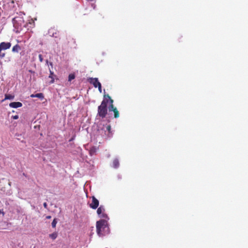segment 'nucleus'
I'll return each instance as SVG.
<instances>
[{
	"mask_svg": "<svg viewBox=\"0 0 248 248\" xmlns=\"http://www.w3.org/2000/svg\"><path fill=\"white\" fill-rule=\"evenodd\" d=\"M24 16H25V13L23 12H20L17 13L16 16L13 18V24L16 30V32H19L23 27H26L24 20Z\"/></svg>",
	"mask_w": 248,
	"mask_h": 248,
	"instance_id": "nucleus-1",
	"label": "nucleus"
},
{
	"mask_svg": "<svg viewBox=\"0 0 248 248\" xmlns=\"http://www.w3.org/2000/svg\"><path fill=\"white\" fill-rule=\"evenodd\" d=\"M108 103V100H103L101 102V105L98 107L97 115L100 117L104 118L106 117L107 112V104Z\"/></svg>",
	"mask_w": 248,
	"mask_h": 248,
	"instance_id": "nucleus-2",
	"label": "nucleus"
},
{
	"mask_svg": "<svg viewBox=\"0 0 248 248\" xmlns=\"http://www.w3.org/2000/svg\"><path fill=\"white\" fill-rule=\"evenodd\" d=\"M96 227L97 233L99 236L103 235V232L108 227L107 222L105 219H101L97 221L96 222Z\"/></svg>",
	"mask_w": 248,
	"mask_h": 248,
	"instance_id": "nucleus-3",
	"label": "nucleus"
},
{
	"mask_svg": "<svg viewBox=\"0 0 248 248\" xmlns=\"http://www.w3.org/2000/svg\"><path fill=\"white\" fill-rule=\"evenodd\" d=\"M11 46V43L10 42H2L0 43V58H3L5 56V53L2 52V50L9 49Z\"/></svg>",
	"mask_w": 248,
	"mask_h": 248,
	"instance_id": "nucleus-4",
	"label": "nucleus"
},
{
	"mask_svg": "<svg viewBox=\"0 0 248 248\" xmlns=\"http://www.w3.org/2000/svg\"><path fill=\"white\" fill-rule=\"evenodd\" d=\"M105 211V207L103 205H100L97 210V214L100 217L107 218V215L104 212Z\"/></svg>",
	"mask_w": 248,
	"mask_h": 248,
	"instance_id": "nucleus-5",
	"label": "nucleus"
},
{
	"mask_svg": "<svg viewBox=\"0 0 248 248\" xmlns=\"http://www.w3.org/2000/svg\"><path fill=\"white\" fill-rule=\"evenodd\" d=\"M99 206V201L94 196L92 197V202L90 204V207L93 209H96Z\"/></svg>",
	"mask_w": 248,
	"mask_h": 248,
	"instance_id": "nucleus-6",
	"label": "nucleus"
},
{
	"mask_svg": "<svg viewBox=\"0 0 248 248\" xmlns=\"http://www.w3.org/2000/svg\"><path fill=\"white\" fill-rule=\"evenodd\" d=\"M108 110L109 111H113L114 112V117L115 118H117L119 117V112L117 108L115 107H114V105L109 106Z\"/></svg>",
	"mask_w": 248,
	"mask_h": 248,
	"instance_id": "nucleus-7",
	"label": "nucleus"
},
{
	"mask_svg": "<svg viewBox=\"0 0 248 248\" xmlns=\"http://www.w3.org/2000/svg\"><path fill=\"white\" fill-rule=\"evenodd\" d=\"M88 81L91 84H92L95 88H97L99 84H101L100 82H99L97 78H90L88 79Z\"/></svg>",
	"mask_w": 248,
	"mask_h": 248,
	"instance_id": "nucleus-8",
	"label": "nucleus"
},
{
	"mask_svg": "<svg viewBox=\"0 0 248 248\" xmlns=\"http://www.w3.org/2000/svg\"><path fill=\"white\" fill-rule=\"evenodd\" d=\"M9 106L12 108H17L22 106V104L19 102H13L9 104Z\"/></svg>",
	"mask_w": 248,
	"mask_h": 248,
	"instance_id": "nucleus-9",
	"label": "nucleus"
},
{
	"mask_svg": "<svg viewBox=\"0 0 248 248\" xmlns=\"http://www.w3.org/2000/svg\"><path fill=\"white\" fill-rule=\"evenodd\" d=\"M104 99L103 100H108V103L109 102L110 105L109 106H111V105H113V100L112 99H111V98L110 97V96L108 95V94H105L104 96Z\"/></svg>",
	"mask_w": 248,
	"mask_h": 248,
	"instance_id": "nucleus-10",
	"label": "nucleus"
},
{
	"mask_svg": "<svg viewBox=\"0 0 248 248\" xmlns=\"http://www.w3.org/2000/svg\"><path fill=\"white\" fill-rule=\"evenodd\" d=\"M21 49L20 46L18 44H16L13 47L12 51L14 53H18Z\"/></svg>",
	"mask_w": 248,
	"mask_h": 248,
	"instance_id": "nucleus-11",
	"label": "nucleus"
},
{
	"mask_svg": "<svg viewBox=\"0 0 248 248\" xmlns=\"http://www.w3.org/2000/svg\"><path fill=\"white\" fill-rule=\"evenodd\" d=\"M50 74L49 76V78H51V81H50V84L53 83L54 82V76H55L53 72H52L50 69H49Z\"/></svg>",
	"mask_w": 248,
	"mask_h": 248,
	"instance_id": "nucleus-12",
	"label": "nucleus"
},
{
	"mask_svg": "<svg viewBox=\"0 0 248 248\" xmlns=\"http://www.w3.org/2000/svg\"><path fill=\"white\" fill-rule=\"evenodd\" d=\"M96 151H97L96 147H95L94 146L92 147L89 150L90 155H93L95 154Z\"/></svg>",
	"mask_w": 248,
	"mask_h": 248,
	"instance_id": "nucleus-13",
	"label": "nucleus"
},
{
	"mask_svg": "<svg viewBox=\"0 0 248 248\" xmlns=\"http://www.w3.org/2000/svg\"><path fill=\"white\" fill-rule=\"evenodd\" d=\"M113 167L114 168H117L119 166V161L118 159H115L113 161L112 163Z\"/></svg>",
	"mask_w": 248,
	"mask_h": 248,
	"instance_id": "nucleus-14",
	"label": "nucleus"
},
{
	"mask_svg": "<svg viewBox=\"0 0 248 248\" xmlns=\"http://www.w3.org/2000/svg\"><path fill=\"white\" fill-rule=\"evenodd\" d=\"M14 95L9 94H5V98L2 101H4L5 100H11L13 99L14 98Z\"/></svg>",
	"mask_w": 248,
	"mask_h": 248,
	"instance_id": "nucleus-15",
	"label": "nucleus"
},
{
	"mask_svg": "<svg viewBox=\"0 0 248 248\" xmlns=\"http://www.w3.org/2000/svg\"><path fill=\"white\" fill-rule=\"evenodd\" d=\"M49 236L52 239L55 240L58 236V233L57 232H54L51 234H50Z\"/></svg>",
	"mask_w": 248,
	"mask_h": 248,
	"instance_id": "nucleus-16",
	"label": "nucleus"
},
{
	"mask_svg": "<svg viewBox=\"0 0 248 248\" xmlns=\"http://www.w3.org/2000/svg\"><path fill=\"white\" fill-rule=\"evenodd\" d=\"M35 97H37L40 98V99H43L44 98V96L43 93H38L35 94Z\"/></svg>",
	"mask_w": 248,
	"mask_h": 248,
	"instance_id": "nucleus-17",
	"label": "nucleus"
},
{
	"mask_svg": "<svg viewBox=\"0 0 248 248\" xmlns=\"http://www.w3.org/2000/svg\"><path fill=\"white\" fill-rule=\"evenodd\" d=\"M75 78V75L74 74H70L68 76V81H71Z\"/></svg>",
	"mask_w": 248,
	"mask_h": 248,
	"instance_id": "nucleus-18",
	"label": "nucleus"
},
{
	"mask_svg": "<svg viewBox=\"0 0 248 248\" xmlns=\"http://www.w3.org/2000/svg\"><path fill=\"white\" fill-rule=\"evenodd\" d=\"M57 223V219L54 218L51 223L52 227L53 228H55Z\"/></svg>",
	"mask_w": 248,
	"mask_h": 248,
	"instance_id": "nucleus-19",
	"label": "nucleus"
},
{
	"mask_svg": "<svg viewBox=\"0 0 248 248\" xmlns=\"http://www.w3.org/2000/svg\"><path fill=\"white\" fill-rule=\"evenodd\" d=\"M106 128H107V131H108V134H111V126L110 125L108 124L107 126L106 127Z\"/></svg>",
	"mask_w": 248,
	"mask_h": 248,
	"instance_id": "nucleus-20",
	"label": "nucleus"
},
{
	"mask_svg": "<svg viewBox=\"0 0 248 248\" xmlns=\"http://www.w3.org/2000/svg\"><path fill=\"white\" fill-rule=\"evenodd\" d=\"M39 59L40 62H42L43 61V56L41 54L39 55Z\"/></svg>",
	"mask_w": 248,
	"mask_h": 248,
	"instance_id": "nucleus-21",
	"label": "nucleus"
},
{
	"mask_svg": "<svg viewBox=\"0 0 248 248\" xmlns=\"http://www.w3.org/2000/svg\"><path fill=\"white\" fill-rule=\"evenodd\" d=\"M98 88V90L100 92V93L102 92V88H101V84H99V85L97 86Z\"/></svg>",
	"mask_w": 248,
	"mask_h": 248,
	"instance_id": "nucleus-22",
	"label": "nucleus"
},
{
	"mask_svg": "<svg viewBox=\"0 0 248 248\" xmlns=\"http://www.w3.org/2000/svg\"><path fill=\"white\" fill-rule=\"evenodd\" d=\"M13 118L15 120H16L18 118V115H15V116H13Z\"/></svg>",
	"mask_w": 248,
	"mask_h": 248,
	"instance_id": "nucleus-23",
	"label": "nucleus"
},
{
	"mask_svg": "<svg viewBox=\"0 0 248 248\" xmlns=\"http://www.w3.org/2000/svg\"><path fill=\"white\" fill-rule=\"evenodd\" d=\"M43 205L44 206L45 208H46L47 207V203L46 202H44V204H43Z\"/></svg>",
	"mask_w": 248,
	"mask_h": 248,
	"instance_id": "nucleus-24",
	"label": "nucleus"
},
{
	"mask_svg": "<svg viewBox=\"0 0 248 248\" xmlns=\"http://www.w3.org/2000/svg\"><path fill=\"white\" fill-rule=\"evenodd\" d=\"M30 96L31 98L35 97V94H31Z\"/></svg>",
	"mask_w": 248,
	"mask_h": 248,
	"instance_id": "nucleus-25",
	"label": "nucleus"
},
{
	"mask_svg": "<svg viewBox=\"0 0 248 248\" xmlns=\"http://www.w3.org/2000/svg\"><path fill=\"white\" fill-rule=\"evenodd\" d=\"M51 218V217L50 216H47L46 217V219H50Z\"/></svg>",
	"mask_w": 248,
	"mask_h": 248,
	"instance_id": "nucleus-26",
	"label": "nucleus"
},
{
	"mask_svg": "<svg viewBox=\"0 0 248 248\" xmlns=\"http://www.w3.org/2000/svg\"><path fill=\"white\" fill-rule=\"evenodd\" d=\"M49 64H50V65H51L52 67L53 66V63H52V62H49Z\"/></svg>",
	"mask_w": 248,
	"mask_h": 248,
	"instance_id": "nucleus-27",
	"label": "nucleus"
},
{
	"mask_svg": "<svg viewBox=\"0 0 248 248\" xmlns=\"http://www.w3.org/2000/svg\"><path fill=\"white\" fill-rule=\"evenodd\" d=\"M53 36L55 37H57L56 35H55L54 33L53 34Z\"/></svg>",
	"mask_w": 248,
	"mask_h": 248,
	"instance_id": "nucleus-28",
	"label": "nucleus"
},
{
	"mask_svg": "<svg viewBox=\"0 0 248 248\" xmlns=\"http://www.w3.org/2000/svg\"><path fill=\"white\" fill-rule=\"evenodd\" d=\"M46 63L47 64H48V60H46Z\"/></svg>",
	"mask_w": 248,
	"mask_h": 248,
	"instance_id": "nucleus-29",
	"label": "nucleus"
},
{
	"mask_svg": "<svg viewBox=\"0 0 248 248\" xmlns=\"http://www.w3.org/2000/svg\"><path fill=\"white\" fill-rule=\"evenodd\" d=\"M29 72H30V73H32V72H33L31 70H29Z\"/></svg>",
	"mask_w": 248,
	"mask_h": 248,
	"instance_id": "nucleus-30",
	"label": "nucleus"
},
{
	"mask_svg": "<svg viewBox=\"0 0 248 248\" xmlns=\"http://www.w3.org/2000/svg\"><path fill=\"white\" fill-rule=\"evenodd\" d=\"M2 64V62H0V65Z\"/></svg>",
	"mask_w": 248,
	"mask_h": 248,
	"instance_id": "nucleus-31",
	"label": "nucleus"
},
{
	"mask_svg": "<svg viewBox=\"0 0 248 248\" xmlns=\"http://www.w3.org/2000/svg\"><path fill=\"white\" fill-rule=\"evenodd\" d=\"M100 131H102V132H103V129H101V130H100Z\"/></svg>",
	"mask_w": 248,
	"mask_h": 248,
	"instance_id": "nucleus-32",
	"label": "nucleus"
},
{
	"mask_svg": "<svg viewBox=\"0 0 248 248\" xmlns=\"http://www.w3.org/2000/svg\"><path fill=\"white\" fill-rule=\"evenodd\" d=\"M1 213V210H0V214Z\"/></svg>",
	"mask_w": 248,
	"mask_h": 248,
	"instance_id": "nucleus-33",
	"label": "nucleus"
}]
</instances>
